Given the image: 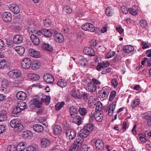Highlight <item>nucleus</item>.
Returning a JSON list of instances; mask_svg holds the SVG:
<instances>
[{
  "label": "nucleus",
  "mask_w": 151,
  "mask_h": 151,
  "mask_svg": "<svg viewBox=\"0 0 151 151\" xmlns=\"http://www.w3.org/2000/svg\"><path fill=\"white\" fill-rule=\"evenodd\" d=\"M115 53L114 51H110L106 54V57L107 58H109L114 56L115 55Z\"/></svg>",
  "instance_id": "obj_50"
},
{
  "label": "nucleus",
  "mask_w": 151,
  "mask_h": 151,
  "mask_svg": "<svg viewBox=\"0 0 151 151\" xmlns=\"http://www.w3.org/2000/svg\"><path fill=\"white\" fill-rule=\"evenodd\" d=\"M57 84L59 86L63 88L66 85V81L65 79H60L57 82Z\"/></svg>",
  "instance_id": "obj_36"
},
{
  "label": "nucleus",
  "mask_w": 151,
  "mask_h": 151,
  "mask_svg": "<svg viewBox=\"0 0 151 151\" xmlns=\"http://www.w3.org/2000/svg\"><path fill=\"white\" fill-rule=\"evenodd\" d=\"M21 111V110L18 106H15L13 110L12 114H17Z\"/></svg>",
  "instance_id": "obj_55"
},
{
  "label": "nucleus",
  "mask_w": 151,
  "mask_h": 151,
  "mask_svg": "<svg viewBox=\"0 0 151 151\" xmlns=\"http://www.w3.org/2000/svg\"><path fill=\"white\" fill-rule=\"evenodd\" d=\"M97 44L96 41L95 40H92L89 42V45L91 47H95Z\"/></svg>",
  "instance_id": "obj_60"
},
{
  "label": "nucleus",
  "mask_w": 151,
  "mask_h": 151,
  "mask_svg": "<svg viewBox=\"0 0 151 151\" xmlns=\"http://www.w3.org/2000/svg\"><path fill=\"white\" fill-rule=\"evenodd\" d=\"M134 50V47L131 45H126L123 47V52L125 53H130L133 51Z\"/></svg>",
  "instance_id": "obj_24"
},
{
  "label": "nucleus",
  "mask_w": 151,
  "mask_h": 151,
  "mask_svg": "<svg viewBox=\"0 0 151 151\" xmlns=\"http://www.w3.org/2000/svg\"><path fill=\"white\" fill-rule=\"evenodd\" d=\"M15 50L20 55H22L24 53L25 50L22 46H18L16 47Z\"/></svg>",
  "instance_id": "obj_37"
},
{
  "label": "nucleus",
  "mask_w": 151,
  "mask_h": 151,
  "mask_svg": "<svg viewBox=\"0 0 151 151\" xmlns=\"http://www.w3.org/2000/svg\"><path fill=\"white\" fill-rule=\"evenodd\" d=\"M18 106L21 110H23L26 108L27 105L24 102H21L18 104Z\"/></svg>",
  "instance_id": "obj_47"
},
{
  "label": "nucleus",
  "mask_w": 151,
  "mask_h": 151,
  "mask_svg": "<svg viewBox=\"0 0 151 151\" xmlns=\"http://www.w3.org/2000/svg\"><path fill=\"white\" fill-rule=\"evenodd\" d=\"M27 77L33 81H37L39 79V76L35 73H30L27 75Z\"/></svg>",
  "instance_id": "obj_33"
},
{
  "label": "nucleus",
  "mask_w": 151,
  "mask_h": 151,
  "mask_svg": "<svg viewBox=\"0 0 151 151\" xmlns=\"http://www.w3.org/2000/svg\"><path fill=\"white\" fill-rule=\"evenodd\" d=\"M111 83L112 85L114 88L116 87L118 84V82L116 79H113L111 81Z\"/></svg>",
  "instance_id": "obj_62"
},
{
  "label": "nucleus",
  "mask_w": 151,
  "mask_h": 151,
  "mask_svg": "<svg viewBox=\"0 0 151 151\" xmlns=\"http://www.w3.org/2000/svg\"><path fill=\"white\" fill-rule=\"evenodd\" d=\"M98 96L99 98H101L104 100L107 99L108 95L106 92H104V90H101L99 92Z\"/></svg>",
  "instance_id": "obj_30"
},
{
  "label": "nucleus",
  "mask_w": 151,
  "mask_h": 151,
  "mask_svg": "<svg viewBox=\"0 0 151 151\" xmlns=\"http://www.w3.org/2000/svg\"><path fill=\"white\" fill-rule=\"evenodd\" d=\"M22 40L23 38L22 36L19 35H16L14 37L13 42L15 44H20L21 43Z\"/></svg>",
  "instance_id": "obj_27"
},
{
  "label": "nucleus",
  "mask_w": 151,
  "mask_h": 151,
  "mask_svg": "<svg viewBox=\"0 0 151 151\" xmlns=\"http://www.w3.org/2000/svg\"><path fill=\"white\" fill-rule=\"evenodd\" d=\"M151 114H149L146 113H145L142 116V118L144 119H148L150 118Z\"/></svg>",
  "instance_id": "obj_63"
},
{
  "label": "nucleus",
  "mask_w": 151,
  "mask_h": 151,
  "mask_svg": "<svg viewBox=\"0 0 151 151\" xmlns=\"http://www.w3.org/2000/svg\"><path fill=\"white\" fill-rule=\"evenodd\" d=\"M17 98L20 100H25L27 97V95L26 93L22 91L18 92L16 95Z\"/></svg>",
  "instance_id": "obj_10"
},
{
  "label": "nucleus",
  "mask_w": 151,
  "mask_h": 151,
  "mask_svg": "<svg viewBox=\"0 0 151 151\" xmlns=\"http://www.w3.org/2000/svg\"><path fill=\"white\" fill-rule=\"evenodd\" d=\"M43 23L45 27H48L50 26L51 22L49 19H46L44 20Z\"/></svg>",
  "instance_id": "obj_54"
},
{
  "label": "nucleus",
  "mask_w": 151,
  "mask_h": 151,
  "mask_svg": "<svg viewBox=\"0 0 151 151\" xmlns=\"http://www.w3.org/2000/svg\"><path fill=\"white\" fill-rule=\"evenodd\" d=\"M62 129L60 125H57L54 126L53 128V133L55 135H57L60 133Z\"/></svg>",
  "instance_id": "obj_35"
},
{
  "label": "nucleus",
  "mask_w": 151,
  "mask_h": 151,
  "mask_svg": "<svg viewBox=\"0 0 151 151\" xmlns=\"http://www.w3.org/2000/svg\"><path fill=\"white\" fill-rule=\"evenodd\" d=\"M48 99L47 98V96H45L43 98H41L39 96L36 95L35 98L33 99L32 102L33 104L37 108H40L42 107V102H47L48 101Z\"/></svg>",
  "instance_id": "obj_1"
},
{
  "label": "nucleus",
  "mask_w": 151,
  "mask_h": 151,
  "mask_svg": "<svg viewBox=\"0 0 151 151\" xmlns=\"http://www.w3.org/2000/svg\"><path fill=\"white\" fill-rule=\"evenodd\" d=\"M83 52L85 54L91 56H93L95 55L94 50L92 48L89 47H85L83 50Z\"/></svg>",
  "instance_id": "obj_15"
},
{
  "label": "nucleus",
  "mask_w": 151,
  "mask_h": 151,
  "mask_svg": "<svg viewBox=\"0 0 151 151\" xmlns=\"http://www.w3.org/2000/svg\"><path fill=\"white\" fill-rule=\"evenodd\" d=\"M52 35L51 32L50 30L46 29H43L42 35L47 37H51Z\"/></svg>",
  "instance_id": "obj_41"
},
{
  "label": "nucleus",
  "mask_w": 151,
  "mask_h": 151,
  "mask_svg": "<svg viewBox=\"0 0 151 151\" xmlns=\"http://www.w3.org/2000/svg\"><path fill=\"white\" fill-rule=\"evenodd\" d=\"M78 96V99H81L82 98L84 100H86L88 99V96L87 93L83 92H81Z\"/></svg>",
  "instance_id": "obj_51"
},
{
  "label": "nucleus",
  "mask_w": 151,
  "mask_h": 151,
  "mask_svg": "<svg viewBox=\"0 0 151 151\" xmlns=\"http://www.w3.org/2000/svg\"><path fill=\"white\" fill-rule=\"evenodd\" d=\"M96 100H93L90 101V100L88 101V105L91 108H94L95 106L96 105Z\"/></svg>",
  "instance_id": "obj_56"
},
{
  "label": "nucleus",
  "mask_w": 151,
  "mask_h": 151,
  "mask_svg": "<svg viewBox=\"0 0 151 151\" xmlns=\"http://www.w3.org/2000/svg\"><path fill=\"white\" fill-rule=\"evenodd\" d=\"M64 105V102H62L61 103H58L55 106V109L56 110L58 111L61 109Z\"/></svg>",
  "instance_id": "obj_52"
},
{
  "label": "nucleus",
  "mask_w": 151,
  "mask_h": 151,
  "mask_svg": "<svg viewBox=\"0 0 151 151\" xmlns=\"http://www.w3.org/2000/svg\"><path fill=\"white\" fill-rule=\"evenodd\" d=\"M30 38L32 42L34 45H38L40 43V40L39 38L34 35H31Z\"/></svg>",
  "instance_id": "obj_26"
},
{
  "label": "nucleus",
  "mask_w": 151,
  "mask_h": 151,
  "mask_svg": "<svg viewBox=\"0 0 151 151\" xmlns=\"http://www.w3.org/2000/svg\"><path fill=\"white\" fill-rule=\"evenodd\" d=\"M54 38L56 42L61 43L63 42L64 39L63 35L60 33H56L54 36Z\"/></svg>",
  "instance_id": "obj_13"
},
{
  "label": "nucleus",
  "mask_w": 151,
  "mask_h": 151,
  "mask_svg": "<svg viewBox=\"0 0 151 151\" xmlns=\"http://www.w3.org/2000/svg\"><path fill=\"white\" fill-rule=\"evenodd\" d=\"M9 7L10 10L15 14H18L20 12L19 8L16 4H10L9 5Z\"/></svg>",
  "instance_id": "obj_9"
},
{
  "label": "nucleus",
  "mask_w": 151,
  "mask_h": 151,
  "mask_svg": "<svg viewBox=\"0 0 151 151\" xmlns=\"http://www.w3.org/2000/svg\"><path fill=\"white\" fill-rule=\"evenodd\" d=\"M9 66V63L3 59L0 62V68L3 69L8 68Z\"/></svg>",
  "instance_id": "obj_31"
},
{
  "label": "nucleus",
  "mask_w": 151,
  "mask_h": 151,
  "mask_svg": "<svg viewBox=\"0 0 151 151\" xmlns=\"http://www.w3.org/2000/svg\"><path fill=\"white\" fill-rule=\"evenodd\" d=\"M81 92L79 90H76L74 88L72 90L71 92V95L74 98L78 99V96L80 95Z\"/></svg>",
  "instance_id": "obj_34"
},
{
  "label": "nucleus",
  "mask_w": 151,
  "mask_h": 151,
  "mask_svg": "<svg viewBox=\"0 0 151 151\" xmlns=\"http://www.w3.org/2000/svg\"><path fill=\"white\" fill-rule=\"evenodd\" d=\"M123 111V107H121L119 109V110L117 111V114L115 115L114 117V119H116V116L118 115L119 116V118L120 119H123V115H122V111Z\"/></svg>",
  "instance_id": "obj_45"
},
{
  "label": "nucleus",
  "mask_w": 151,
  "mask_h": 151,
  "mask_svg": "<svg viewBox=\"0 0 151 151\" xmlns=\"http://www.w3.org/2000/svg\"><path fill=\"white\" fill-rule=\"evenodd\" d=\"M80 148L77 145L73 143L70 147V151H77L78 149Z\"/></svg>",
  "instance_id": "obj_49"
},
{
  "label": "nucleus",
  "mask_w": 151,
  "mask_h": 151,
  "mask_svg": "<svg viewBox=\"0 0 151 151\" xmlns=\"http://www.w3.org/2000/svg\"><path fill=\"white\" fill-rule=\"evenodd\" d=\"M32 65V62L28 58H24L21 62V65L22 68L24 69L29 68Z\"/></svg>",
  "instance_id": "obj_4"
},
{
  "label": "nucleus",
  "mask_w": 151,
  "mask_h": 151,
  "mask_svg": "<svg viewBox=\"0 0 151 151\" xmlns=\"http://www.w3.org/2000/svg\"><path fill=\"white\" fill-rule=\"evenodd\" d=\"M103 118V115L101 111H96L95 119L97 122L101 121Z\"/></svg>",
  "instance_id": "obj_21"
},
{
  "label": "nucleus",
  "mask_w": 151,
  "mask_h": 151,
  "mask_svg": "<svg viewBox=\"0 0 151 151\" xmlns=\"http://www.w3.org/2000/svg\"><path fill=\"white\" fill-rule=\"evenodd\" d=\"M6 111L2 110L0 111V122L4 121L6 120L7 116Z\"/></svg>",
  "instance_id": "obj_23"
},
{
  "label": "nucleus",
  "mask_w": 151,
  "mask_h": 151,
  "mask_svg": "<svg viewBox=\"0 0 151 151\" xmlns=\"http://www.w3.org/2000/svg\"><path fill=\"white\" fill-rule=\"evenodd\" d=\"M29 54L32 57L35 58H39L40 55L39 51H36L33 49H30L29 50Z\"/></svg>",
  "instance_id": "obj_25"
},
{
  "label": "nucleus",
  "mask_w": 151,
  "mask_h": 151,
  "mask_svg": "<svg viewBox=\"0 0 151 151\" xmlns=\"http://www.w3.org/2000/svg\"><path fill=\"white\" fill-rule=\"evenodd\" d=\"M92 82H89L87 84L86 89L91 92H94L96 91L97 86Z\"/></svg>",
  "instance_id": "obj_11"
},
{
  "label": "nucleus",
  "mask_w": 151,
  "mask_h": 151,
  "mask_svg": "<svg viewBox=\"0 0 151 151\" xmlns=\"http://www.w3.org/2000/svg\"><path fill=\"white\" fill-rule=\"evenodd\" d=\"M90 133V132L83 127L82 129L78 132V136H81L84 139L88 136Z\"/></svg>",
  "instance_id": "obj_14"
},
{
  "label": "nucleus",
  "mask_w": 151,
  "mask_h": 151,
  "mask_svg": "<svg viewBox=\"0 0 151 151\" xmlns=\"http://www.w3.org/2000/svg\"><path fill=\"white\" fill-rule=\"evenodd\" d=\"M72 118L73 121V123L76 124L78 125H80L81 124L82 121L81 116L78 115L71 117Z\"/></svg>",
  "instance_id": "obj_20"
},
{
  "label": "nucleus",
  "mask_w": 151,
  "mask_h": 151,
  "mask_svg": "<svg viewBox=\"0 0 151 151\" xmlns=\"http://www.w3.org/2000/svg\"><path fill=\"white\" fill-rule=\"evenodd\" d=\"M78 62L82 66H86L88 65V60L86 58H82L80 59L79 60Z\"/></svg>",
  "instance_id": "obj_32"
},
{
  "label": "nucleus",
  "mask_w": 151,
  "mask_h": 151,
  "mask_svg": "<svg viewBox=\"0 0 151 151\" xmlns=\"http://www.w3.org/2000/svg\"><path fill=\"white\" fill-rule=\"evenodd\" d=\"M77 109L75 106H72L70 108V112L71 117L78 115Z\"/></svg>",
  "instance_id": "obj_28"
},
{
  "label": "nucleus",
  "mask_w": 151,
  "mask_h": 151,
  "mask_svg": "<svg viewBox=\"0 0 151 151\" xmlns=\"http://www.w3.org/2000/svg\"><path fill=\"white\" fill-rule=\"evenodd\" d=\"M63 11L68 14H70L72 12V9L68 5H65L63 7Z\"/></svg>",
  "instance_id": "obj_38"
},
{
  "label": "nucleus",
  "mask_w": 151,
  "mask_h": 151,
  "mask_svg": "<svg viewBox=\"0 0 151 151\" xmlns=\"http://www.w3.org/2000/svg\"><path fill=\"white\" fill-rule=\"evenodd\" d=\"M42 47L43 49L50 52L53 50V47L51 45L46 43H43Z\"/></svg>",
  "instance_id": "obj_17"
},
{
  "label": "nucleus",
  "mask_w": 151,
  "mask_h": 151,
  "mask_svg": "<svg viewBox=\"0 0 151 151\" xmlns=\"http://www.w3.org/2000/svg\"><path fill=\"white\" fill-rule=\"evenodd\" d=\"M82 28L84 30L91 32H94L95 30V27L94 25L91 23H86L82 26Z\"/></svg>",
  "instance_id": "obj_5"
},
{
  "label": "nucleus",
  "mask_w": 151,
  "mask_h": 151,
  "mask_svg": "<svg viewBox=\"0 0 151 151\" xmlns=\"http://www.w3.org/2000/svg\"><path fill=\"white\" fill-rule=\"evenodd\" d=\"M95 111H101L102 108V104L100 101L97 102L96 104Z\"/></svg>",
  "instance_id": "obj_43"
},
{
  "label": "nucleus",
  "mask_w": 151,
  "mask_h": 151,
  "mask_svg": "<svg viewBox=\"0 0 151 151\" xmlns=\"http://www.w3.org/2000/svg\"><path fill=\"white\" fill-rule=\"evenodd\" d=\"M95 146L97 150H101L104 148V143L100 139L97 140L95 142Z\"/></svg>",
  "instance_id": "obj_12"
},
{
  "label": "nucleus",
  "mask_w": 151,
  "mask_h": 151,
  "mask_svg": "<svg viewBox=\"0 0 151 151\" xmlns=\"http://www.w3.org/2000/svg\"><path fill=\"white\" fill-rule=\"evenodd\" d=\"M43 78L45 81L48 83L52 84L54 81V78L50 73L45 74L43 77Z\"/></svg>",
  "instance_id": "obj_7"
},
{
  "label": "nucleus",
  "mask_w": 151,
  "mask_h": 151,
  "mask_svg": "<svg viewBox=\"0 0 151 151\" xmlns=\"http://www.w3.org/2000/svg\"><path fill=\"white\" fill-rule=\"evenodd\" d=\"M140 24L141 27L143 28L146 27L147 26V22L145 20H141L140 21Z\"/></svg>",
  "instance_id": "obj_61"
},
{
  "label": "nucleus",
  "mask_w": 151,
  "mask_h": 151,
  "mask_svg": "<svg viewBox=\"0 0 151 151\" xmlns=\"http://www.w3.org/2000/svg\"><path fill=\"white\" fill-rule=\"evenodd\" d=\"M12 24L13 28L16 31H19L21 29V27L19 24L14 22L12 23Z\"/></svg>",
  "instance_id": "obj_42"
},
{
  "label": "nucleus",
  "mask_w": 151,
  "mask_h": 151,
  "mask_svg": "<svg viewBox=\"0 0 151 151\" xmlns=\"http://www.w3.org/2000/svg\"><path fill=\"white\" fill-rule=\"evenodd\" d=\"M128 10L130 13L133 15H136L137 14L136 9H135L134 7L129 8Z\"/></svg>",
  "instance_id": "obj_53"
},
{
  "label": "nucleus",
  "mask_w": 151,
  "mask_h": 151,
  "mask_svg": "<svg viewBox=\"0 0 151 151\" xmlns=\"http://www.w3.org/2000/svg\"><path fill=\"white\" fill-rule=\"evenodd\" d=\"M116 95V92L115 91H112L110 93L109 98V101H111L113 100Z\"/></svg>",
  "instance_id": "obj_57"
},
{
  "label": "nucleus",
  "mask_w": 151,
  "mask_h": 151,
  "mask_svg": "<svg viewBox=\"0 0 151 151\" xmlns=\"http://www.w3.org/2000/svg\"><path fill=\"white\" fill-rule=\"evenodd\" d=\"M139 103V99H137L133 101L131 105L133 107H135L137 105H138Z\"/></svg>",
  "instance_id": "obj_58"
},
{
  "label": "nucleus",
  "mask_w": 151,
  "mask_h": 151,
  "mask_svg": "<svg viewBox=\"0 0 151 151\" xmlns=\"http://www.w3.org/2000/svg\"><path fill=\"white\" fill-rule=\"evenodd\" d=\"M67 138L69 139H73L76 137V132L71 129H67L65 132Z\"/></svg>",
  "instance_id": "obj_6"
},
{
  "label": "nucleus",
  "mask_w": 151,
  "mask_h": 151,
  "mask_svg": "<svg viewBox=\"0 0 151 151\" xmlns=\"http://www.w3.org/2000/svg\"><path fill=\"white\" fill-rule=\"evenodd\" d=\"M12 17L11 14L8 12H4L2 15V19L4 22H6L11 21Z\"/></svg>",
  "instance_id": "obj_8"
},
{
  "label": "nucleus",
  "mask_w": 151,
  "mask_h": 151,
  "mask_svg": "<svg viewBox=\"0 0 151 151\" xmlns=\"http://www.w3.org/2000/svg\"><path fill=\"white\" fill-rule=\"evenodd\" d=\"M96 111H92L91 113L89 115V121L91 122L93 121L94 119H95V115Z\"/></svg>",
  "instance_id": "obj_48"
},
{
  "label": "nucleus",
  "mask_w": 151,
  "mask_h": 151,
  "mask_svg": "<svg viewBox=\"0 0 151 151\" xmlns=\"http://www.w3.org/2000/svg\"><path fill=\"white\" fill-rule=\"evenodd\" d=\"M40 65V63L37 60L33 61L32 68V70H36L37 69L39 68Z\"/></svg>",
  "instance_id": "obj_39"
},
{
  "label": "nucleus",
  "mask_w": 151,
  "mask_h": 151,
  "mask_svg": "<svg viewBox=\"0 0 151 151\" xmlns=\"http://www.w3.org/2000/svg\"><path fill=\"white\" fill-rule=\"evenodd\" d=\"M106 13L107 16H111L114 14V12L113 10L111 8L107 7L106 10Z\"/></svg>",
  "instance_id": "obj_46"
},
{
  "label": "nucleus",
  "mask_w": 151,
  "mask_h": 151,
  "mask_svg": "<svg viewBox=\"0 0 151 151\" xmlns=\"http://www.w3.org/2000/svg\"><path fill=\"white\" fill-rule=\"evenodd\" d=\"M10 125L12 128L17 129L18 132L21 131L23 129L22 124L16 119L11 120L10 122Z\"/></svg>",
  "instance_id": "obj_2"
},
{
  "label": "nucleus",
  "mask_w": 151,
  "mask_h": 151,
  "mask_svg": "<svg viewBox=\"0 0 151 151\" xmlns=\"http://www.w3.org/2000/svg\"><path fill=\"white\" fill-rule=\"evenodd\" d=\"M26 151H36L35 147L32 145L27 147L26 149Z\"/></svg>",
  "instance_id": "obj_59"
},
{
  "label": "nucleus",
  "mask_w": 151,
  "mask_h": 151,
  "mask_svg": "<svg viewBox=\"0 0 151 151\" xmlns=\"http://www.w3.org/2000/svg\"><path fill=\"white\" fill-rule=\"evenodd\" d=\"M8 76L10 78H16L19 77L22 74L21 71L19 70H11L8 73Z\"/></svg>",
  "instance_id": "obj_3"
},
{
  "label": "nucleus",
  "mask_w": 151,
  "mask_h": 151,
  "mask_svg": "<svg viewBox=\"0 0 151 151\" xmlns=\"http://www.w3.org/2000/svg\"><path fill=\"white\" fill-rule=\"evenodd\" d=\"M33 136L32 132L29 130L24 132L22 134L23 138L25 139H31L32 138Z\"/></svg>",
  "instance_id": "obj_16"
},
{
  "label": "nucleus",
  "mask_w": 151,
  "mask_h": 151,
  "mask_svg": "<svg viewBox=\"0 0 151 151\" xmlns=\"http://www.w3.org/2000/svg\"><path fill=\"white\" fill-rule=\"evenodd\" d=\"M50 141L46 138L42 139L41 142V145L42 147H47L50 146Z\"/></svg>",
  "instance_id": "obj_19"
},
{
  "label": "nucleus",
  "mask_w": 151,
  "mask_h": 151,
  "mask_svg": "<svg viewBox=\"0 0 151 151\" xmlns=\"http://www.w3.org/2000/svg\"><path fill=\"white\" fill-rule=\"evenodd\" d=\"M78 111L80 114L82 116L86 115L87 113L86 109L84 107L80 108Z\"/></svg>",
  "instance_id": "obj_44"
},
{
  "label": "nucleus",
  "mask_w": 151,
  "mask_h": 151,
  "mask_svg": "<svg viewBox=\"0 0 151 151\" xmlns=\"http://www.w3.org/2000/svg\"><path fill=\"white\" fill-rule=\"evenodd\" d=\"M33 129L35 131L40 132H42L44 130L43 126L39 124H36L32 127Z\"/></svg>",
  "instance_id": "obj_22"
},
{
  "label": "nucleus",
  "mask_w": 151,
  "mask_h": 151,
  "mask_svg": "<svg viewBox=\"0 0 151 151\" xmlns=\"http://www.w3.org/2000/svg\"><path fill=\"white\" fill-rule=\"evenodd\" d=\"M94 125L92 123L87 124L83 127L88 131L91 132L93 129Z\"/></svg>",
  "instance_id": "obj_40"
},
{
  "label": "nucleus",
  "mask_w": 151,
  "mask_h": 151,
  "mask_svg": "<svg viewBox=\"0 0 151 151\" xmlns=\"http://www.w3.org/2000/svg\"><path fill=\"white\" fill-rule=\"evenodd\" d=\"M26 146V143L25 142H21L17 145L15 149L17 151H23L24 150Z\"/></svg>",
  "instance_id": "obj_29"
},
{
  "label": "nucleus",
  "mask_w": 151,
  "mask_h": 151,
  "mask_svg": "<svg viewBox=\"0 0 151 151\" xmlns=\"http://www.w3.org/2000/svg\"><path fill=\"white\" fill-rule=\"evenodd\" d=\"M84 141V138L78 135L77 138L74 141L73 143L81 147Z\"/></svg>",
  "instance_id": "obj_18"
},
{
  "label": "nucleus",
  "mask_w": 151,
  "mask_h": 151,
  "mask_svg": "<svg viewBox=\"0 0 151 151\" xmlns=\"http://www.w3.org/2000/svg\"><path fill=\"white\" fill-rule=\"evenodd\" d=\"M15 150H16L14 146L11 145L8 147L7 151H14Z\"/></svg>",
  "instance_id": "obj_64"
}]
</instances>
